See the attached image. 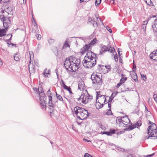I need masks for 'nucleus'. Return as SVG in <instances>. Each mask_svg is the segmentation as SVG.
<instances>
[{"mask_svg": "<svg viewBox=\"0 0 157 157\" xmlns=\"http://www.w3.org/2000/svg\"><path fill=\"white\" fill-rule=\"evenodd\" d=\"M33 90L37 92L39 95L40 103L41 109L43 110H45L46 109V104L47 97L45 95L43 90L42 87H39L38 89L33 88Z\"/></svg>", "mask_w": 157, "mask_h": 157, "instance_id": "1", "label": "nucleus"}, {"mask_svg": "<svg viewBox=\"0 0 157 157\" xmlns=\"http://www.w3.org/2000/svg\"><path fill=\"white\" fill-rule=\"evenodd\" d=\"M98 74L93 73L91 77L93 85L96 87L100 86L102 85V75Z\"/></svg>", "mask_w": 157, "mask_h": 157, "instance_id": "2", "label": "nucleus"}, {"mask_svg": "<svg viewBox=\"0 0 157 157\" xmlns=\"http://www.w3.org/2000/svg\"><path fill=\"white\" fill-rule=\"evenodd\" d=\"M81 97H82V102L85 104L89 102L93 99V96L89 94L87 90L82 92Z\"/></svg>", "mask_w": 157, "mask_h": 157, "instance_id": "3", "label": "nucleus"}, {"mask_svg": "<svg viewBox=\"0 0 157 157\" xmlns=\"http://www.w3.org/2000/svg\"><path fill=\"white\" fill-rule=\"evenodd\" d=\"M97 40L96 38H94L88 44H86L81 49L80 52L82 55H83L86 52V51L90 49L92 47V45L96 43Z\"/></svg>", "mask_w": 157, "mask_h": 157, "instance_id": "4", "label": "nucleus"}, {"mask_svg": "<svg viewBox=\"0 0 157 157\" xmlns=\"http://www.w3.org/2000/svg\"><path fill=\"white\" fill-rule=\"evenodd\" d=\"M83 66L86 68H92L94 67L96 63L95 61L90 60L88 59H84L82 62Z\"/></svg>", "mask_w": 157, "mask_h": 157, "instance_id": "5", "label": "nucleus"}, {"mask_svg": "<svg viewBox=\"0 0 157 157\" xmlns=\"http://www.w3.org/2000/svg\"><path fill=\"white\" fill-rule=\"evenodd\" d=\"M75 60V62H72L71 67H70V71H71L72 72L76 71L79 67L80 63L81 62V60L79 59H74Z\"/></svg>", "mask_w": 157, "mask_h": 157, "instance_id": "6", "label": "nucleus"}, {"mask_svg": "<svg viewBox=\"0 0 157 157\" xmlns=\"http://www.w3.org/2000/svg\"><path fill=\"white\" fill-rule=\"evenodd\" d=\"M100 48L101 50L99 53L100 55L104 54V53L107 51L111 53H113L115 51V49L113 47H110L109 48L108 47L102 44L101 45Z\"/></svg>", "mask_w": 157, "mask_h": 157, "instance_id": "7", "label": "nucleus"}, {"mask_svg": "<svg viewBox=\"0 0 157 157\" xmlns=\"http://www.w3.org/2000/svg\"><path fill=\"white\" fill-rule=\"evenodd\" d=\"M75 59V57L72 56H70L68 58H67L65 59L64 62V66L66 70H68V68H70V67H71V63L72 62H74V59Z\"/></svg>", "mask_w": 157, "mask_h": 157, "instance_id": "8", "label": "nucleus"}, {"mask_svg": "<svg viewBox=\"0 0 157 157\" xmlns=\"http://www.w3.org/2000/svg\"><path fill=\"white\" fill-rule=\"evenodd\" d=\"M88 111L82 108L79 115H77V118L80 120H84L86 119L89 116Z\"/></svg>", "mask_w": 157, "mask_h": 157, "instance_id": "9", "label": "nucleus"}, {"mask_svg": "<svg viewBox=\"0 0 157 157\" xmlns=\"http://www.w3.org/2000/svg\"><path fill=\"white\" fill-rule=\"evenodd\" d=\"M141 123L140 121L137 122L132 125H129L128 128L124 129L125 131H130L132 130L135 128H138L140 126H141Z\"/></svg>", "mask_w": 157, "mask_h": 157, "instance_id": "10", "label": "nucleus"}, {"mask_svg": "<svg viewBox=\"0 0 157 157\" xmlns=\"http://www.w3.org/2000/svg\"><path fill=\"white\" fill-rule=\"evenodd\" d=\"M91 48L88 49V50L86 51V52H87V53L86 54V56L84 57V59H88V60H94L93 57L94 56H92V52L91 50Z\"/></svg>", "mask_w": 157, "mask_h": 157, "instance_id": "11", "label": "nucleus"}, {"mask_svg": "<svg viewBox=\"0 0 157 157\" xmlns=\"http://www.w3.org/2000/svg\"><path fill=\"white\" fill-rule=\"evenodd\" d=\"M149 136L148 137L147 139L151 138L155 139H157V129H155L150 130V132L149 134Z\"/></svg>", "mask_w": 157, "mask_h": 157, "instance_id": "12", "label": "nucleus"}, {"mask_svg": "<svg viewBox=\"0 0 157 157\" xmlns=\"http://www.w3.org/2000/svg\"><path fill=\"white\" fill-rule=\"evenodd\" d=\"M149 122L148 124H150L147 128V134H149L150 132V130L156 129V124L152 122H151L150 121H148Z\"/></svg>", "mask_w": 157, "mask_h": 157, "instance_id": "13", "label": "nucleus"}, {"mask_svg": "<svg viewBox=\"0 0 157 157\" xmlns=\"http://www.w3.org/2000/svg\"><path fill=\"white\" fill-rule=\"evenodd\" d=\"M8 30V28L7 27L5 28L4 29H0V37H2L5 36H6V37L10 36V34H6Z\"/></svg>", "mask_w": 157, "mask_h": 157, "instance_id": "14", "label": "nucleus"}, {"mask_svg": "<svg viewBox=\"0 0 157 157\" xmlns=\"http://www.w3.org/2000/svg\"><path fill=\"white\" fill-rule=\"evenodd\" d=\"M134 66H133V68H132V71L134 72V73L133 74H131V77L136 82H138V77L137 74L136 72V66L135 65H134L135 69H134Z\"/></svg>", "mask_w": 157, "mask_h": 157, "instance_id": "15", "label": "nucleus"}, {"mask_svg": "<svg viewBox=\"0 0 157 157\" xmlns=\"http://www.w3.org/2000/svg\"><path fill=\"white\" fill-rule=\"evenodd\" d=\"M98 21L96 22L94 19L92 18H89L88 23L92 24L94 28H97L98 26Z\"/></svg>", "mask_w": 157, "mask_h": 157, "instance_id": "16", "label": "nucleus"}, {"mask_svg": "<svg viewBox=\"0 0 157 157\" xmlns=\"http://www.w3.org/2000/svg\"><path fill=\"white\" fill-rule=\"evenodd\" d=\"M150 58L151 59L153 60V61L157 60V49L150 54Z\"/></svg>", "mask_w": 157, "mask_h": 157, "instance_id": "17", "label": "nucleus"}, {"mask_svg": "<svg viewBox=\"0 0 157 157\" xmlns=\"http://www.w3.org/2000/svg\"><path fill=\"white\" fill-rule=\"evenodd\" d=\"M96 96L98 97L99 100L98 101L99 102V104H101L103 102L105 103L106 101V100L104 95H101L98 97V94Z\"/></svg>", "mask_w": 157, "mask_h": 157, "instance_id": "18", "label": "nucleus"}, {"mask_svg": "<svg viewBox=\"0 0 157 157\" xmlns=\"http://www.w3.org/2000/svg\"><path fill=\"white\" fill-rule=\"evenodd\" d=\"M29 72H31L32 73H34L35 72V66L31 63L30 61L29 63Z\"/></svg>", "mask_w": 157, "mask_h": 157, "instance_id": "19", "label": "nucleus"}, {"mask_svg": "<svg viewBox=\"0 0 157 157\" xmlns=\"http://www.w3.org/2000/svg\"><path fill=\"white\" fill-rule=\"evenodd\" d=\"M82 108L78 106H76L74 108V111L75 113L76 114L77 117V115H79Z\"/></svg>", "mask_w": 157, "mask_h": 157, "instance_id": "20", "label": "nucleus"}, {"mask_svg": "<svg viewBox=\"0 0 157 157\" xmlns=\"http://www.w3.org/2000/svg\"><path fill=\"white\" fill-rule=\"evenodd\" d=\"M98 97L97 96H96V104H95V106L96 107V108L98 109H100L102 108L104 105V104L103 103H101V104H99V101H97V100L98 99Z\"/></svg>", "mask_w": 157, "mask_h": 157, "instance_id": "21", "label": "nucleus"}, {"mask_svg": "<svg viewBox=\"0 0 157 157\" xmlns=\"http://www.w3.org/2000/svg\"><path fill=\"white\" fill-rule=\"evenodd\" d=\"M123 122L122 123L124 125H127V124L125 123H127L128 122H130V120L128 118V116L126 115L125 116L123 117Z\"/></svg>", "mask_w": 157, "mask_h": 157, "instance_id": "22", "label": "nucleus"}, {"mask_svg": "<svg viewBox=\"0 0 157 157\" xmlns=\"http://www.w3.org/2000/svg\"><path fill=\"white\" fill-rule=\"evenodd\" d=\"M48 106L50 107L49 109L51 111L50 113H51L52 112H53L54 110L53 106L54 104L52 102V101H48Z\"/></svg>", "mask_w": 157, "mask_h": 157, "instance_id": "23", "label": "nucleus"}, {"mask_svg": "<svg viewBox=\"0 0 157 157\" xmlns=\"http://www.w3.org/2000/svg\"><path fill=\"white\" fill-rule=\"evenodd\" d=\"M13 57L14 60L16 61H19L21 58V57L19 54L17 53L14 55Z\"/></svg>", "mask_w": 157, "mask_h": 157, "instance_id": "24", "label": "nucleus"}, {"mask_svg": "<svg viewBox=\"0 0 157 157\" xmlns=\"http://www.w3.org/2000/svg\"><path fill=\"white\" fill-rule=\"evenodd\" d=\"M104 67H105L106 69H108L109 70H110L111 69L110 66H109V65H108L107 66H103V65H101L99 64L98 65V69H102V68Z\"/></svg>", "mask_w": 157, "mask_h": 157, "instance_id": "25", "label": "nucleus"}, {"mask_svg": "<svg viewBox=\"0 0 157 157\" xmlns=\"http://www.w3.org/2000/svg\"><path fill=\"white\" fill-rule=\"evenodd\" d=\"M47 94L48 96V101H52V96H51L52 94L50 92V89L47 91Z\"/></svg>", "mask_w": 157, "mask_h": 157, "instance_id": "26", "label": "nucleus"}, {"mask_svg": "<svg viewBox=\"0 0 157 157\" xmlns=\"http://www.w3.org/2000/svg\"><path fill=\"white\" fill-rule=\"evenodd\" d=\"M116 122L117 123L120 124L121 123H122L123 118L122 117H117L116 119Z\"/></svg>", "mask_w": 157, "mask_h": 157, "instance_id": "27", "label": "nucleus"}, {"mask_svg": "<svg viewBox=\"0 0 157 157\" xmlns=\"http://www.w3.org/2000/svg\"><path fill=\"white\" fill-rule=\"evenodd\" d=\"M10 35H11V36H10V38L9 39H8L6 40H5V41H6V42H7V44H8L9 45H11L13 46L14 45H15V44H13V43H9L8 42H10V41L11 40V39H12V34H10Z\"/></svg>", "mask_w": 157, "mask_h": 157, "instance_id": "28", "label": "nucleus"}, {"mask_svg": "<svg viewBox=\"0 0 157 157\" xmlns=\"http://www.w3.org/2000/svg\"><path fill=\"white\" fill-rule=\"evenodd\" d=\"M0 19L3 22L4 21H10V18L9 17L7 19H6L4 15H0Z\"/></svg>", "mask_w": 157, "mask_h": 157, "instance_id": "29", "label": "nucleus"}, {"mask_svg": "<svg viewBox=\"0 0 157 157\" xmlns=\"http://www.w3.org/2000/svg\"><path fill=\"white\" fill-rule=\"evenodd\" d=\"M145 1V2L146 3V4L149 5L151 6H154L152 2L151 1V0H144Z\"/></svg>", "mask_w": 157, "mask_h": 157, "instance_id": "30", "label": "nucleus"}, {"mask_svg": "<svg viewBox=\"0 0 157 157\" xmlns=\"http://www.w3.org/2000/svg\"><path fill=\"white\" fill-rule=\"evenodd\" d=\"M105 2L109 5L113 4L114 3V0H105Z\"/></svg>", "mask_w": 157, "mask_h": 157, "instance_id": "31", "label": "nucleus"}, {"mask_svg": "<svg viewBox=\"0 0 157 157\" xmlns=\"http://www.w3.org/2000/svg\"><path fill=\"white\" fill-rule=\"evenodd\" d=\"M32 16L33 19V21L34 22V23L35 24L34 25V27L35 28V29H37L38 27H37V23H36V20L35 19V18L33 17V14L32 15Z\"/></svg>", "mask_w": 157, "mask_h": 157, "instance_id": "32", "label": "nucleus"}, {"mask_svg": "<svg viewBox=\"0 0 157 157\" xmlns=\"http://www.w3.org/2000/svg\"><path fill=\"white\" fill-rule=\"evenodd\" d=\"M105 114L107 115H113V113L111 112V109H109V111L106 112L105 113Z\"/></svg>", "mask_w": 157, "mask_h": 157, "instance_id": "33", "label": "nucleus"}, {"mask_svg": "<svg viewBox=\"0 0 157 157\" xmlns=\"http://www.w3.org/2000/svg\"><path fill=\"white\" fill-rule=\"evenodd\" d=\"M101 0H96L95 5L96 6H98L100 4Z\"/></svg>", "mask_w": 157, "mask_h": 157, "instance_id": "34", "label": "nucleus"}, {"mask_svg": "<svg viewBox=\"0 0 157 157\" xmlns=\"http://www.w3.org/2000/svg\"><path fill=\"white\" fill-rule=\"evenodd\" d=\"M114 93H113L111 95L110 97H109V99L108 101L111 102L112 101L113 98L115 97L114 96H113Z\"/></svg>", "mask_w": 157, "mask_h": 157, "instance_id": "35", "label": "nucleus"}, {"mask_svg": "<svg viewBox=\"0 0 157 157\" xmlns=\"http://www.w3.org/2000/svg\"><path fill=\"white\" fill-rule=\"evenodd\" d=\"M115 53H116V55H114V54H113V55L114 56V59L115 61L116 62H117V61H118V57H117V53L115 52Z\"/></svg>", "mask_w": 157, "mask_h": 157, "instance_id": "36", "label": "nucleus"}, {"mask_svg": "<svg viewBox=\"0 0 157 157\" xmlns=\"http://www.w3.org/2000/svg\"><path fill=\"white\" fill-rule=\"evenodd\" d=\"M64 98L69 102H72L73 101H75L74 98H66L65 97H64Z\"/></svg>", "mask_w": 157, "mask_h": 157, "instance_id": "37", "label": "nucleus"}, {"mask_svg": "<svg viewBox=\"0 0 157 157\" xmlns=\"http://www.w3.org/2000/svg\"><path fill=\"white\" fill-rule=\"evenodd\" d=\"M146 27V25L144 24H142L141 26V28L143 30L144 32L145 31Z\"/></svg>", "mask_w": 157, "mask_h": 157, "instance_id": "38", "label": "nucleus"}, {"mask_svg": "<svg viewBox=\"0 0 157 157\" xmlns=\"http://www.w3.org/2000/svg\"><path fill=\"white\" fill-rule=\"evenodd\" d=\"M94 54L95 55V56L93 57L94 61H96V60L97 59L98 57V56L99 54H97L95 53H94Z\"/></svg>", "mask_w": 157, "mask_h": 157, "instance_id": "39", "label": "nucleus"}, {"mask_svg": "<svg viewBox=\"0 0 157 157\" xmlns=\"http://www.w3.org/2000/svg\"><path fill=\"white\" fill-rule=\"evenodd\" d=\"M63 87L65 89L67 90L68 91L69 90H70L71 87L70 86H66V85H64L63 86Z\"/></svg>", "mask_w": 157, "mask_h": 157, "instance_id": "40", "label": "nucleus"}, {"mask_svg": "<svg viewBox=\"0 0 157 157\" xmlns=\"http://www.w3.org/2000/svg\"><path fill=\"white\" fill-rule=\"evenodd\" d=\"M141 77L144 81H146L147 79V76L146 75L143 74H141Z\"/></svg>", "mask_w": 157, "mask_h": 157, "instance_id": "41", "label": "nucleus"}, {"mask_svg": "<svg viewBox=\"0 0 157 157\" xmlns=\"http://www.w3.org/2000/svg\"><path fill=\"white\" fill-rule=\"evenodd\" d=\"M95 16L97 19V21H98L99 22V19L100 21V22H101L102 24H103L100 18L99 17V15L98 14H96Z\"/></svg>", "mask_w": 157, "mask_h": 157, "instance_id": "42", "label": "nucleus"}, {"mask_svg": "<svg viewBox=\"0 0 157 157\" xmlns=\"http://www.w3.org/2000/svg\"><path fill=\"white\" fill-rule=\"evenodd\" d=\"M57 98L59 100H60V101H62L63 102H64L63 99L62 98V96L61 95H58Z\"/></svg>", "mask_w": 157, "mask_h": 157, "instance_id": "43", "label": "nucleus"}, {"mask_svg": "<svg viewBox=\"0 0 157 157\" xmlns=\"http://www.w3.org/2000/svg\"><path fill=\"white\" fill-rule=\"evenodd\" d=\"M3 25L4 27V28H6V27H7L8 29L9 26L7 23L6 22V21H4V22H3Z\"/></svg>", "mask_w": 157, "mask_h": 157, "instance_id": "44", "label": "nucleus"}, {"mask_svg": "<svg viewBox=\"0 0 157 157\" xmlns=\"http://www.w3.org/2000/svg\"><path fill=\"white\" fill-rule=\"evenodd\" d=\"M118 53L119 56V61L121 63H122V60L121 59V56L120 55V51H119V49H118Z\"/></svg>", "mask_w": 157, "mask_h": 157, "instance_id": "45", "label": "nucleus"}, {"mask_svg": "<svg viewBox=\"0 0 157 157\" xmlns=\"http://www.w3.org/2000/svg\"><path fill=\"white\" fill-rule=\"evenodd\" d=\"M145 113H146V114H151V113L150 112L148 111V109H147V108L146 107V106L145 105Z\"/></svg>", "mask_w": 157, "mask_h": 157, "instance_id": "46", "label": "nucleus"}, {"mask_svg": "<svg viewBox=\"0 0 157 157\" xmlns=\"http://www.w3.org/2000/svg\"><path fill=\"white\" fill-rule=\"evenodd\" d=\"M103 133L104 134H105L108 136H111L112 135L110 132L109 131V132H103Z\"/></svg>", "mask_w": 157, "mask_h": 157, "instance_id": "47", "label": "nucleus"}, {"mask_svg": "<svg viewBox=\"0 0 157 157\" xmlns=\"http://www.w3.org/2000/svg\"><path fill=\"white\" fill-rule=\"evenodd\" d=\"M109 131H110L112 135L113 134H114L115 133V132H116L115 130L114 129H110V130Z\"/></svg>", "mask_w": 157, "mask_h": 157, "instance_id": "48", "label": "nucleus"}, {"mask_svg": "<svg viewBox=\"0 0 157 157\" xmlns=\"http://www.w3.org/2000/svg\"><path fill=\"white\" fill-rule=\"evenodd\" d=\"M54 41V40L53 39H52L51 38H50V39L48 40V42L49 44H52L53 43Z\"/></svg>", "mask_w": 157, "mask_h": 157, "instance_id": "49", "label": "nucleus"}, {"mask_svg": "<svg viewBox=\"0 0 157 157\" xmlns=\"http://www.w3.org/2000/svg\"><path fill=\"white\" fill-rule=\"evenodd\" d=\"M35 64L37 67H39V65L37 60H36L34 61Z\"/></svg>", "mask_w": 157, "mask_h": 157, "instance_id": "50", "label": "nucleus"}, {"mask_svg": "<svg viewBox=\"0 0 157 157\" xmlns=\"http://www.w3.org/2000/svg\"><path fill=\"white\" fill-rule=\"evenodd\" d=\"M155 154V153H153V154H151L147 155L144 156L143 157H151L152 156H153Z\"/></svg>", "mask_w": 157, "mask_h": 157, "instance_id": "51", "label": "nucleus"}, {"mask_svg": "<svg viewBox=\"0 0 157 157\" xmlns=\"http://www.w3.org/2000/svg\"><path fill=\"white\" fill-rule=\"evenodd\" d=\"M106 28L107 29V30H108V31L109 33H112V29L109 27L108 26H107L106 27Z\"/></svg>", "mask_w": 157, "mask_h": 157, "instance_id": "52", "label": "nucleus"}, {"mask_svg": "<svg viewBox=\"0 0 157 157\" xmlns=\"http://www.w3.org/2000/svg\"><path fill=\"white\" fill-rule=\"evenodd\" d=\"M156 16H157L156 15H150V16L148 18V20H149L151 18H152V17H156Z\"/></svg>", "mask_w": 157, "mask_h": 157, "instance_id": "53", "label": "nucleus"}, {"mask_svg": "<svg viewBox=\"0 0 157 157\" xmlns=\"http://www.w3.org/2000/svg\"><path fill=\"white\" fill-rule=\"evenodd\" d=\"M107 103H108V107L109 109H111V102L108 101Z\"/></svg>", "mask_w": 157, "mask_h": 157, "instance_id": "54", "label": "nucleus"}, {"mask_svg": "<svg viewBox=\"0 0 157 157\" xmlns=\"http://www.w3.org/2000/svg\"><path fill=\"white\" fill-rule=\"evenodd\" d=\"M124 77H121L120 80V82L122 84L124 82Z\"/></svg>", "mask_w": 157, "mask_h": 157, "instance_id": "55", "label": "nucleus"}, {"mask_svg": "<svg viewBox=\"0 0 157 157\" xmlns=\"http://www.w3.org/2000/svg\"><path fill=\"white\" fill-rule=\"evenodd\" d=\"M122 83H121L120 82L117 83V86H116V87L117 88H119V86H120L122 85Z\"/></svg>", "mask_w": 157, "mask_h": 157, "instance_id": "56", "label": "nucleus"}, {"mask_svg": "<svg viewBox=\"0 0 157 157\" xmlns=\"http://www.w3.org/2000/svg\"><path fill=\"white\" fill-rule=\"evenodd\" d=\"M67 46V47H69V44L67 43H66L63 45V48H64V46Z\"/></svg>", "mask_w": 157, "mask_h": 157, "instance_id": "57", "label": "nucleus"}, {"mask_svg": "<svg viewBox=\"0 0 157 157\" xmlns=\"http://www.w3.org/2000/svg\"><path fill=\"white\" fill-rule=\"evenodd\" d=\"M148 20H149L147 19V20L144 21L143 22V23L142 24H144L146 25L148 23Z\"/></svg>", "mask_w": 157, "mask_h": 157, "instance_id": "58", "label": "nucleus"}, {"mask_svg": "<svg viewBox=\"0 0 157 157\" xmlns=\"http://www.w3.org/2000/svg\"><path fill=\"white\" fill-rule=\"evenodd\" d=\"M153 98H154V100H156L155 99H157V94H155L153 95Z\"/></svg>", "mask_w": 157, "mask_h": 157, "instance_id": "59", "label": "nucleus"}, {"mask_svg": "<svg viewBox=\"0 0 157 157\" xmlns=\"http://www.w3.org/2000/svg\"><path fill=\"white\" fill-rule=\"evenodd\" d=\"M90 155L88 153H86L84 155V157H88Z\"/></svg>", "mask_w": 157, "mask_h": 157, "instance_id": "60", "label": "nucleus"}, {"mask_svg": "<svg viewBox=\"0 0 157 157\" xmlns=\"http://www.w3.org/2000/svg\"><path fill=\"white\" fill-rule=\"evenodd\" d=\"M61 82L62 84V86L63 87V86H64V85H65V83L63 81L62 79L61 80Z\"/></svg>", "mask_w": 157, "mask_h": 157, "instance_id": "61", "label": "nucleus"}, {"mask_svg": "<svg viewBox=\"0 0 157 157\" xmlns=\"http://www.w3.org/2000/svg\"><path fill=\"white\" fill-rule=\"evenodd\" d=\"M47 70L45 69L44 70V71L43 72V74L44 75V76L45 77L46 76V70Z\"/></svg>", "mask_w": 157, "mask_h": 157, "instance_id": "62", "label": "nucleus"}, {"mask_svg": "<svg viewBox=\"0 0 157 157\" xmlns=\"http://www.w3.org/2000/svg\"><path fill=\"white\" fill-rule=\"evenodd\" d=\"M38 40H39L41 38V35H38L37 37Z\"/></svg>", "mask_w": 157, "mask_h": 157, "instance_id": "63", "label": "nucleus"}, {"mask_svg": "<svg viewBox=\"0 0 157 157\" xmlns=\"http://www.w3.org/2000/svg\"><path fill=\"white\" fill-rule=\"evenodd\" d=\"M77 100L78 101H79V100H80L81 99H82V97H81V96L79 98H77Z\"/></svg>", "mask_w": 157, "mask_h": 157, "instance_id": "64", "label": "nucleus"}]
</instances>
